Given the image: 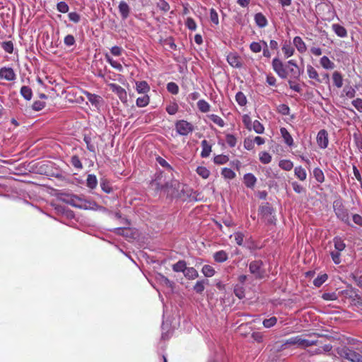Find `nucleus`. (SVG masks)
Masks as SVG:
<instances>
[{
  "label": "nucleus",
  "mask_w": 362,
  "mask_h": 362,
  "mask_svg": "<svg viewBox=\"0 0 362 362\" xmlns=\"http://www.w3.org/2000/svg\"><path fill=\"white\" fill-rule=\"evenodd\" d=\"M151 186L156 191H168L169 188L173 187V182L167 180L163 173H159L156 175L155 179L151 181Z\"/></svg>",
  "instance_id": "f257e3e1"
},
{
  "label": "nucleus",
  "mask_w": 362,
  "mask_h": 362,
  "mask_svg": "<svg viewBox=\"0 0 362 362\" xmlns=\"http://www.w3.org/2000/svg\"><path fill=\"white\" fill-rule=\"evenodd\" d=\"M341 294L345 298L350 300L351 305L362 310V295L359 294L356 289L351 288L344 290L341 291Z\"/></svg>",
  "instance_id": "f03ea898"
},
{
  "label": "nucleus",
  "mask_w": 362,
  "mask_h": 362,
  "mask_svg": "<svg viewBox=\"0 0 362 362\" xmlns=\"http://www.w3.org/2000/svg\"><path fill=\"white\" fill-rule=\"evenodd\" d=\"M333 209L337 217L345 223H349V211L344 206L341 199L333 202Z\"/></svg>",
  "instance_id": "7ed1b4c3"
},
{
  "label": "nucleus",
  "mask_w": 362,
  "mask_h": 362,
  "mask_svg": "<svg viewBox=\"0 0 362 362\" xmlns=\"http://www.w3.org/2000/svg\"><path fill=\"white\" fill-rule=\"evenodd\" d=\"M249 270L257 279H262L264 276L265 271L262 260L252 261L249 264Z\"/></svg>",
  "instance_id": "20e7f679"
},
{
  "label": "nucleus",
  "mask_w": 362,
  "mask_h": 362,
  "mask_svg": "<svg viewBox=\"0 0 362 362\" xmlns=\"http://www.w3.org/2000/svg\"><path fill=\"white\" fill-rule=\"evenodd\" d=\"M339 355L351 362H362V355L348 347H344L339 351Z\"/></svg>",
  "instance_id": "39448f33"
},
{
  "label": "nucleus",
  "mask_w": 362,
  "mask_h": 362,
  "mask_svg": "<svg viewBox=\"0 0 362 362\" xmlns=\"http://www.w3.org/2000/svg\"><path fill=\"white\" fill-rule=\"evenodd\" d=\"M272 67L278 76L282 78L288 77V71L286 69L287 63L284 64L279 59L274 58L272 60Z\"/></svg>",
  "instance_id": "423d86ee"
},
{
  "label": "nucleus",
  "mask_w": 362,
  "mask_h": 362,
  "mask_svg": "<svg viewBox=\"0 0 362 362\" xmlns=\"http://www.w3.org/2000/svg\"><path fill=\"white\" fill-rule=\"evenodd\" d=\"M175 129L179 134L187 136L193 132L194 127L191 123L185 120H179L175 123Z\"/></svg>",
  "instance_id": "0eeeda50"
},
{
  "label": "nucleus",
  "mask_w": 362,
  "mask_h": 362,
  "mask_svg": "<svg viewBox=\"0 0 362 362\" xmlns=\"http://www.w3.org/2000/svg\"><path fill=\"white\" fill-rule=\"evenodd\" d=\"M317 144L321 148H326L329 144L328 133L325 129H321L317 135Z\"/></svg>",
  "instance_id": "6e6552de"
},
{
  "label": "nucleus",
  "mask_w": 362,
  "mask_h": 362,
  "mask_svg": "<svg viewBox=\"0 0 362 362\" xmlns=\"http://www.w3.org/2000/svg\"><path fill=\"white\" fill-rule=\"evenodd\" d=\"M288 77L296 78L300 76V69L293 60L287 62Z\"/></svg>",
  "instance_id": "1a4fd4ad"
},
{
  "label": "nucleus",
  "mask_w": 362,
  "mask_h": 362,
  "mask_svg": "<svg viewBox=\"0 0 362 362\" xmlns=\"http://www.w3.org/2000/svg\"><path fill=\"white\" fill-rule=\"evenodd\" d=\"M86 95L89 102L93 105L95 108L99 109L100 107L103 103V99L100 95H98L94 93H91L90 92H83Z\"/></svg>",
  "instance_id": "9d476101"
},
{
  "label": "nucleus",
  "mask_w": 362,
  "mask_h": 362,
  "mask_svg": "<svg viewBox=\"0 0 362 362\" xmlns=\"http://www.w3.org/2000/svg\"><path fill=\"white\" fill-rule=\"evenodd\" d=\"M16 78V74L11 67H2L0 69V78L6 81H13Z\"/></svg>",
  "instance_id": "9b49d317"
},
{
  "label": "nucleus",
  "mask_w": 362,
  "mask_h": 362,
  "mask_svg": "<svg viewBox=\"0 0 362 362\" xmlns=\"http://www.w3.org/2000/svg\"><path fill=\"white\" fill-rule=\"evenodd\" d=\"M228 64L235 68H241L243 66L240 57L236 53H230L227 56Z\"/></svg>",
  "instance_id": "f8f14e48"
},
{
  "label": "nucleus",
  "mask_w": 362,
  "mask_h": 362,
  "mask_svg": "<svg viewBox=\"0 0 362 362\" xmlns=\"http://www.w3.org/2000/svg\"><path fill=\"white\" fill-rule=\"evenodd\" d=\"M259 211L264 218H267L268 223H273V219L270 216L272 215L274 210L268 203L261 206Z\"/></svg>",
  "instance_id": "ddd939ff"
},
{
  "label": "nucleus",
  "mask_w": 362,
  "mask_h": 362,
  "mask_svg": "<svg viewBox=\"0 0 362 362\" xmlns=\"http://www.w3.org/2000/svg\"><path fill=\"white\" fill-rule=\"evenodd\" d=\"M301 342H302V336L298 335V336L290 337L288 339H286L285 341V342L284 343V346L286 348L290 347L291 346H296L298 348H300V346H301Z\"/></svg>",
  "instance_id": "4468645a"
},
{
  "label": "nucleus",
  "mask_w": 362,
  "mask_h": 362,
  "mask_svg": "<svg viewBox=\"0 0 362 362\" xmlns=\"http://www.w3.org/2000/svg\"><path fill=\"white\" fill-rule=\"evenodd\" d=\"M243 182L247 187L252 189L257 182V178L252 173H246L243 177Z\"/></svg>",
  "instance_id": "2eb2a0df"
},
{
  "label": "nucleus",
  "mask_w": 362,
  "mask_h": 362,
  "mask_svg": "<svg viewBox=\"0 0 362 362\" xmlns=\"http://www.w3.org/2000/svg\"><path fill=\"white\" fill-rule=\"evenodd\" d=\"M119 11L123 19H127L129 16L130 8L125 1H120L118 6Z\"/></svg>",
  "instance_id": "dca6fc26"
},
{
  "label": "nucleus",
  "mask_w": 362,
  "mask_h": 362,
  "mask_svg": "<svg viewBox=\"0 0 362 362\" xmlns=\"http://www.w3.org/2000/svg\"><path fill=\"white\" fill-rule=\"evenodd\" d=\"M202 146V152H201V157L202 158H207L209 156L211 152V145L206 141V139H204L201 142Z\"/></svg>",
  "instance_id": "f3484780"
},
{
  "label": "nucleus",
  "mask_w": 362,
  "mask_h": 362,
  "mask_svg": "<svg viewBox=\"0 0 362 362\" xmlns=\"http://www.w3.org/2000/svg\"><path fill=\"white\" fill-rule=\"evenodd\" d=\"M332 29L334 32V33L339 37H346L347 36V31L346 28L339 24H332Z\"/></svg>",
  "instance_id": "a211bd4d"
},
{
  "label": "nucleus",
  "mask_w": 362,
  "mask_h": 362,
  "mask_svg": "<svg viewBox=\"0 0 362 362\" xmlns=\"http://www.w3.org/2000/svg\"><path fill=\"white\" fill-rule=\"evenodd\" d=\"M280 132L285 144L288 146H292L293 145V139L288 130L285 127H281Z\"/></svg>",
  "instance_id": "6ab92c4d"
},
{
  "label": "nucleus",
  "mask_w": 362,
  "mask_h": 362,
  "mask_svg": "<svg viewBox=\"0 0 362 362\" xmlns=\"http://www.w3.org/2000/svg\"><path fill=\"white\" fill-rule=\"evenodd\" d=\"M293 44L300 53H304L307 49L305 43L299 36H296L293 38Z\"/></svg>",
  "instance_id": "aec40b11"
},
{
  "label": "nucleus",
  "mask_w": 362,
  "mask_h": 362,
  "mask_svg": "<svg viewBox=\"0 0 362 362\" xmlns=\"http://www.w3.org/2000/svg\"><path fill=\"white\" fill-rule=\"evenodd\" d=\"M213 257L214 261L218 263H223L226 262L228 258V253L224 250H219L218 252H216L214 254Z\"/></svg>",
  "instance_id": "412c9836"
},
{
  "label": "nucleus",
  "mask_w": 362,
  "mask_h": 362,
  "mask_svg": "<svg viewBox=\"0 0 362 362\" xmlns=\"http://www.w3.org/2000/svg\"><path fill=\"white\" fill-rule=\"evenodd\" d=\"M184 276L189 280H194L199 276L198 272L194 267H186Z\"/></svg>",
  "instance_id": "4be33fe9"
},
{
  "label": "nucleus",
  "mask_w": 362,
  "mask_h": 362,
  "mask_svg": "<svg viewBox=\"0 0 362 362\" xmlns=\"http://www.w3.org/2000/svg\"><path fill=\"white\" fill-rule=\"evenodd\" d=\"M255 21L257 25L259 28H264L268 23L266 17L262 13H257L255 14Z\"/></svg>",
  "instance_id": "5701e85b"
},
{
  "label": "nucleus",
  "mask_w": 362,
  "mask_h": 362,
  "mask_svg": "<svg viewBox=\"0 0 362 362\" xmlns=\"http://www.w3.org/2000/svg\"><path fill=\"white\" fill-rule=\"evenodd\" d=\"M333 243H334V249L336 251L341 252L343 250H344V249L346 247V244L341 238H340V237L334 238Z\"/></svg>",
  "instance_id": "b1692460"
},
{
  "label": "nucleus",
  "mask_w": 362,
  "mask_h": 362,
  "mask_svg": "<svg viewBox=\"0 0 362 362\" xmlns=\"http://www.w3.org/2000/svg\"><path fill=\"white\" fill-rule=\"evenodd\" d=\"M332 81L334 85L337 88H340L343 86V78L341 74L339 71H334L332 74Z\"/></svg>",
  "instance_id": "393cba45"
},
{
  "label": "nucleus",
  "mask_w": 362,
  "mask_h": 362,
  "mask_svg": "<svg viewBox=\"0 0 362 362\" xmlns=\"http://www.w3.org/2000/svg\"><path fill=\"white\" fill-rule=\"evenodd\" d=\"M105 58L106 61L116 70L118 71H123V66L122 65L119 63L118 62L114 60L108 54H105Z\"/></svg>",
  "instance_id": "a878e982"
},
{
  "label": "nucleus",
  "mask_w": 362,
  "mask_h": 362,
  "mask_svg": "<svg viewBox=\"0 0 362 362\" xmlns=\"http://www.w3.org/2000/svg\"><path fill=\"white\" fill-rule=\"evenodd\" d=\"M320 65L325 69H333L334 63L332 62L327 57L323 56L320 60Z\"/></svg>",
  "instance_id": "bb28decb"
},
{
  "label": "nucleus",
  "mask_w": 362,
  "mask_h": 362,
  "mask_svg": "<svg viewBox=\"0 0 362 362\" xmlns=\"http://www.w3.org/2000/svg\"><path fill=\"white\" fill-rule=\"evenodd\" d=\"M295 176L301 181L306 180L307 173L305 170L302 166H297L294 169Z\"/></svg>",
  "instance_id": "cd10ccee"
},
{
  "label": "nucleus",
  "mask_w": 362,
  "mask_h": 362,
  "mask_svg": "<svg viewBox=\"0 0 362 362\" xmlns=\"http://www.w3.org/2000/svg\"><path fill=\"white\" fill-rule=\"evenodd\" d=\"M208 284V280L202 279L197 281L193 287L194 291L199 294H202L205 289V285Z\"/></svg>",
  "instance_id": "c85d7f7f"
},
{
  "label": "nucleus",
  "mask_w": 362,
  "mask_h": 362,
  "mask_svg": "<svg viewBox=\"0 0 362 362\" xmlns=\"http://www.w3.org/2000/svg\"><path fill=\"white\" fill-rule=\"evenodd\" d=\"M354 141L359 151H362V134L356 129L353 134Z\"/></svg>",
  "instance_id": "c756f323"
},
{
  "label": "nucleus",
  "mask_w": 362,
  "mask_h": 362,
  "mask_svg": "<svg viewBox=\"0 0 362 362\" xmlns=\"http://www.w3.org/2000/svg\"><path fill=\"white\" fill-rule=\"evenodd\" d=\"M172 267L175 272H182L184 274L187 267V263L185 260H179L177 262L174 264Z\"/></svg>",
  "instance_id": "7c9ffc66"
},
{
  "label": "nucleus",
  "mask_w": 362,
  "mask_h": 362,
  "mask_svg": "<svg viewBox=\"0 0 362 362\" xmlns=\"http://www.w3.org/2000/svg\"><path fill=\"white\" fill-rule=\"evenodd\" d=\"M282 52L286 58L291 57L294 53V48L289 42H285L282 47Z\"/></svg>",
  "instance_id": "2f4dec72"
},
{
  "label": "nucleus",
  "mask_w": 362,
  "mask_h": 362,
  "mask_svg": "<svg viewBox=\"0 0 362 362\" xmlns=\"http://www.w3.org/2000/svg\"><path fill=\"white\" fill-rule=\"evenodd\" d=\"M221 175L225 178L228 180H232L234 179L236 176L235 173L230 168H223L221 170Z\"/></svg>",
  "instance_id": "473e14b6"
},
{
  "label": "nucleus",
  "mask_w": 362,
  "mask_h": 362,
  "mask_svg": "<svg viewBox=\"0 0 362 362\" xmlns=\"http://www.w3.org/2000/svg\"><path fill=\"white\" fill-rule=\"evenodd\" d=\"M313 176L315 179L320 183H322L325 181L324 173L320 168H314Z\"/></svg>",
  "instance_id": "72a5a7b5"
},
{
  "label": "nucleus",
  "mask_w": 362,
  "mask_h": 362,
  "mask_svg": "<svg viewBox=\"0 0 362 362\" xmlns=\"http://www.w3.org/2000/svg\"><path fill=\"white\" fill-rule=\"evenodd\" d=\"M202 272L206 277H211L216 273L214 267L209 264H205L203 266L202 269Z\"/></svg>",
  "instance_id": "f704fd0d"
},
{
  "label": "nucleus",
  "mask_w": 362,
  "mask_h": 362,
  "mask_svg": "<svg viewBox=\"0 0 362 362\" xmlns=\"http://www.w3.org/2000/svg\"><path fill=\"white\" fill-rule=\"evenodd\" d=\"M86 185L90 189H95L98 185V180L95 175L90 174L86 180Z\"/></svg>",
  "instance_id": "c9c22d12"
},
{
  "label": "nucleus",
  "mask_w": 362,
  "mask_h": 362,
  "mask_svg": "<svg viewBox=\"0 0 362 362\" xmlns=\"http://www.w3.org/2000/svg\"><path fill=\"white\" fill-rule=\"evenodd\" d=\"M207 117L212 121L214 124H217L220 127H223L225 125L223 119L214 114L207 115Z\"/></svg>",
  "instance_id": "e433bc0d"
},
{
  "label": "nucleus",
  "mask_w": 362,
  "mask_h": 362,
  "mask_svg": "<svg viewBox=\"0 0 362 362\" xmlns=\"http://www.w3.org/2000/svg\"><path fill=\"white\" fill-rule=\"evenodd\" d=\"M279 167L286 171L291 170L293 167V163L287 159L281 160L279 163Z\"/></svg>",
  "instance_id": "4c0bfd02"
},
{
  "label": "nucleus",
  "mask_w": 362,
  "mask_h": 362,
  "mask_svg": "<svg viewBox=\"0 0 362 362\" xmlns=\"http://www.w3.org/2000/svg\"><path fill=\"white\" fill-rule=\"evenodd\" d=\"M196 172L204 179H207L210 175V171L204 166L197 167Z\"/></svg>",
  "instance_id": "58836bf2"
},
{
  "label": "nucleus",
  "mask_w": 362,
  "mask_h": 362,
  "mask_svg": "<svg viewBox=\"0 0 362 362\" xmlns=\"http://www.w3.org/2000/svg\"><path fill=\"white\" fill-rule=\"evenodd\" d=\"M228 160L229 157L226 155H217L214 158V162L217 165L226 164Z\"/></svg>",
  "instance_id": "ea45409f"
},
{
  "label": "nucleus",
  "mask_w": 362,
  "mask_h": 362,
  "mask_svg": "<svg viewBox=\"0 0 362 362\" xmlns=\"http://www.w3.org/2000/svg\"><path fill=\"white\" fill-rule=\"evenodd\" d=\"M328 279V276L326 274L318 276L313 280V284L316 287H320Z\"/></svg>",
  "instance_id": "a19ab883"
},
{
  "label": "nucleus",
  "mask_w": 362,
  "mask_h": 362,
  "mask_svg": "<svg viewBox=\"0 0 362 362\" xmlns=\"http://www.w3.org/2000/svg\"><path fill=\"white\" fill-rule=\"evenodd\" d=\"M70 163L72 165V166L74 167L77 170H81L83 168L82 163H81L79 157L76 155H74L71 158Z\"/></svg>",
  "instance_id": "79ce46f5"
},
{
  "label": "nucleus",
  "mask_w": 362,
  "mask_h": 362,
  "mask_svg": "<svg viewBox=\"0 0 362 362\" xmlns=\"http://www.w3.org/2000/svg\"><path fill=\"white\" fill-rule=\"evenodd\" d=\"M259 160L261 163L264 164H268L272 160V156L271 155L266 152V151H262L259 154Z\"/></svg>",
  "instance_id": "37998d69"
},
{
  "label": "nucleus",
  "mask_w": 362,
  "mask_h": 362,
  "mask_svg": "<svg viewBox=\"0 0 362 362\" xmlns=\"http://www.w3.org/2000/svg\"><path fill=\"white\" fill-rule=\"evenodd\" d=\"M149 103V97L147 95L144 94L142 96L139 97L136 99V105L139 107H143L146 106Z\"/></svg>",
  "instance_id": "c03bdc74"
},
{
  "label": "nucleus",
  "mask_w": 362,
  "mask_h": 362,
  "mask_svg": "<svg viewBox=\"0 0 362 362\" xmlns=\"http://www.w3.org/2000/svg\"><path fill=\"white\" fill-rule=\"evenodd\" d=\"M307 72L310 78L316 79L317 81H320L319 75L317 71L315 70L314 67L310 65L307 66Z\"/></svg>",
  "instance_id": "a18cd8bd"
},
{
  "label": "nucleus",
  "mask_w": 362,
  "mask_h": 362,
  "mask_svg": "<svg viewBox=\"0 0 362 362\" xmlns=\"http://www.w3.org/2000/svg\"><path fill=\"white\" fill-rule=\"evenodd\" d=\"M252 129L257 134H262L264 133V127L258 120H255L252 124Z\"/></svg>",
  "instance_id": "49530a36"
},
{
  "label": "nucleus",
  "mask_w": 362,
  "mask_h": 362,
  "mask_svg": "<svg viewBox=\"0 0 362 362\" xmlns=\"http://www.w3.org/2000/svg\"><path fill=\"white\" fill-rule=\"evenodd\" d=\"M199 110L202 112H207L209 111L210 105L204 100H200L197 103Z\"/></svg>",
  "instance_id": "de8ad7c7"
},
{
  "label": "nucleus",
  "mask_w": 362,
  "mask_h": 362,
  "mask_svg": "<svg viewBox=\"0 0 362 362\" xmlns=\"http://www.w3.org/2000/svg\"><path fill=\"white\" fill-rule=\"evenodd\" d=\"M235 100L237 103L241 106H244L247 103L246 97L243 92H237L235 95Z\"/></svg>",
  "instance_id": "09e8293b"
},
{
  "label": "nucleus",
  "mask_w": 362,
  "mask_h": 362,
  "mask_svg": "<svg viewBox=\"0 0 362 362\" xmlns=\"http://www.w3.org/2000/svg\"><path fill=\"white\" fill-rule=\"evenodd\" d=\"M277 322V318L276 317H272L269 319H265L262 324L264 327L270 328L274 326Z\"/></svg>",
  "instance_id": "8fccbe9b"
},
{
  "label": "nucleus",
  "mask_w": 362,
  "mask_h": 362,
  "mask_svg": "<svg viewBox=\"0 0 362 362\" xmlns=\"http://www.w3.org/2000/svg\"><path fill=\"white\" fill-rule=\"evenodd\" d=\"M1 47L6 52L9 54H11L13 51V44L11 41L3 42L1 43Z\"/></svg>",
  "instance_id": "3c124183"
},
{
  "label": "nucleus",
  "mask_w": 362,
  "mask_h": 362,
  "mask_svg": "<svg viewBox=\"0 0 362 362\" xmlns=\"http://www.w3.org/2000/svg\"><path fill=\"white\" fill-rule=\"evenodd\" d=\"M226 141L230 147H235L237 144V139L234 135L228 134L226 136Z\"/></svg>",
  "instance_id": "603ef678"
},
{
  "label": "nucleus",
  "mask_w": 362,
  "mask_h": 362,
  "mask_svg": "<svg viewBox=\"0 0 362 362\" xmlns=\"http://www.w3.org/2000/svg\"><path fill=\"white\" fill-rule=\"evenodd\" d=\"M243 122L247 129H248L249 131L252 130V124L253 122H252V119L248 115H243Z\"/></svg>",
  "instance_id": "864d4df0"
},
{
  "label": "nucleus",
  "mask_w": 362,
  "mask_h": 362,
  "mask_svg": "<svg viewBox=\"0 0 362 362\" xmlns=\"http://www.w3.org/2000/svg\"><path fill=\"white\" fill-rule=\"evenodd\" d=\"M314 345H317V340H309L302 337V342L300 348L305 349Z\"/></svg>",
  "instance_id": "5fc2aeb1"
},
{
  "label": "nucleus",
  "mask_w": 362,
  "mask_h": 362,
  "mask_svg": "<svg viewBox=\"0 0 362 362\" xmlns=\"http://www.w3.org/2000/svg\"><path fill=\"white\" fill-rule=\"evenodd\" d=\"M322 298L325 300H336L338 298V296L335 292L332 293H324L322 295Z\"/></svg>",
  "instance_id": "6e6d98bb"
},
{
  "label": "nucleus",
  "mask_w": 362,
  "mask_h": 362,
  "mask_svg": "<svg viewBox=\"0 0 362 362\" xmlns=\"http://www.w3.org/2000/svg\"><path fill=\"white\" fill-rule=\"evenodd\" d=\"M83 141L86 144L87 149L89 151L94 153L95 151V146L91 143V138L88 136H85Z\"/></svg>",
  "instance_id": "4d7b16f0"
},
{
  "label": "nucleus",
  "mask_w": 362,
  "mask_h": 362,
  "mask_svg": "<svg viewBox=\"0 0 362 362\" xmlns=\"http://www.w3.org/2000/svg\"><path fill=\"white\" fill-rule=\"evenodd\" d=\"M234 293L239 299H243L245 297V289L243 286L237 285L234 288Z\"/></svg>",
  "instance_id": "13d9d810"
},
{
  "label": "nucleus",
  "mask_w": 362,
  "mask_h": 362,
  "mask_svg": "<svg viewBox=\"0 0 362 362\" xmlns=\"http://www.w3.org/2000/svg\"><path fill=\"white\" fill-rule=\"evenodd\" d=\"M156 160L162 167L168 169L170 172L173 170V168L170 166V165L162 157L158 156L156 158Z\"/></svg>",
  "instance_id": "bf43d9fd"
},
{
  "label": "nucleus",
  "mask_w": 362,
  "mask_h": 362,
  "mask_svg": "<svg viewBox=\"0 0 362 362\" xmlns=\"http://www.w3.org/2000/svg\"><path fill=\"white\" fill-rule=\"evenodd\" d=\"M330 255L332 257V261L336 264H339L341 263V253L338 251H332L330 253Z\"/></svg>",
  "instance_id": "052dcab7"
},
{
  "label": "nucleus",
  "mask_w": 362,
  "mask_h": 362,
  "mask_svg": "<svg viewBox=\"0 0 362 362\" xmlns=\"http://www.w3.org/2000/svg\"><path fill=\"white\" fill-rule=\"evenodd\" d=\"M291 185H292L293 189L294 190V192L296 193L301 194V193L305 192V188L302 185L298 184L297 182H293L291 183Z\"/></svg>",
  "instance_id": "680f3d73"
},
{
  "label": "nucleus",
  "mask_w": 362,
  "mask_h": 362,
  "mask_svg": "<svg viewBox=\"0 0 362 362\" xmlns=\"http://www.w3.org/2000/svg\"><path fill=\"white\" fill-rule=\"evenodd\" d=\"M57 10L61 13H67L69 11V6L66 2L60 1L57 5Z\"/></svg>",
  "instance_id": "e2e57ef3"
},
{
  "label": "nucleus",
  "mask_w": 362,
  "mask_h": 362,
  "mask_svg": "<svg viewBox=\"0 0 362 362\" xmlns=\"http://www.w3.org/2000/svg\"><path fill=\"white\" fill-rule=\"evenodd\" d=\"M235 241L238 245H242L244 240V235L241 232H237L234 233Z\"/></svg>",
  "instance_id": "0e129e2a"
},
{
  "label": "nucleus",
  "mask_w": 362,
  "mask_h": 362,
  "mask_svg": "<svg viewBox=\"0 0 362 362\" xmlns=\"http://www.w3.org/2000/svg\"><path fill=\"white\" fill-rule=\"evenodd\" d=\"M186 26L191 30H195L197 29V24L194 20L192 18H187L185 22Z\"/></svg>",
  "instance_id": "69168bd1"
},
{
  "label": "nucleus",
  "mask_w": 362,
  "mask_h": 362,
  "mask_svg": "<svg viewBox=\"0 0 362 362\" xmlns=\"http://www.w3.org/2000/svg\"><path fill=\"white\" fill-rule=\"evenodd\" d=\"M68 17H69V19L75 23H77L80 21L81 20V16L78 13H77L76 12H71L69 13L68 15Z\"/></svg>",
  "instance_id": "338daca9"
},
{
  "label": "nucleus",
  "mask_w": 362,
  "mask_h": 362,
  "mask_svg": "<svg viewBox=\"0 0 362 362\" xmlns=\"http://www.w3.org/2000/svg\"><path fill=\"white\" fill-rule=\"evenodd\" d=\"M352 105L360 112H362V99L357 98L352 101Z\"/></svg>",
  "instance_id": "774afa93"
}]
</instances>
